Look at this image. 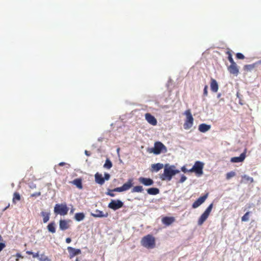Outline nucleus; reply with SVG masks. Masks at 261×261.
Returning <instances> with one entry per match:
<instances>
[{
	"instance_id": "nucleus-1",
	"label": "nucleus",
	"mask_w": 261,
	"mask_h": 261,
	"mask_svg": "<svg viewBox=\"0 0 261 261\" xmlns=\"http://www.w3.org/2000/svg\"><path fill=\"white\" fill-rule=\"evenodd\" d=\"M174 166H169L166 164L165 166L164 173L161 176L162 180L170 181L171 180L172 176L179 172L178 170L175 169Z\"/></svg>"
},
{
	"instance_id": "nucleus-2",
	"label": "nucleus",
	"mask_w": 261,
	"mask_h": 261,
	"mask_svg": "<svg viewBox=\"0 0 261 261\" xmlns=\"http://www.w3.org/2000/svg\"><path fill=\"white\" fill-rule=\"evenodd\" d=\"M133 186V179H129L128 181L124 184L122 186L120 187L116 188L113 190L108 189L106 194L111 197H114L115 194L114 193V192H122L123 191L129 190Z\"/></svg>"
},
{
	"instance_id": "nucleus-3",
	"label": "nucleus",
	"mask_w": 261,
	"mask_h": 261,
	"mask_svg": "<svg viewBox=\"0 0 261 261\" xmlns=\"http://www.w3.org/2000/svg\"><path fill=\"white\" fill-rule=\"evenodd\" d=\"M141 245L148 249H152L155 246V238L151 234H148L142 238Z\"/></svg>"
},
{
	"instance_id": "nucleus-4",
	"label": "nucleus",
	"mask_w": 261,
	"mask_h": 261,
	"mask_svg": "<svg viewBox=\"0 0 261 261\" xmlns=\"http://www.w3.org/2000/svg\"><path fill=\"white\" fill-rule=\"evenodd\" d=\"M167 151V147L161 142H155L154 147L150 148V152L154 154H159L161 153H166Z\"/></svg>"
},
{
	"instance_id": "nucleus-5",
	"label": "nucleus",
	"mask_w": 261,
	"mask_h": 261,
	"mask_svg": "<svg viewBox=\"0 0 261 261\" xmlns=\"http://www.w3.org/2000/svg\"><path fill=\"white\" fill-rule=\"evenodd\" d=\"M54 211L56 215L65 216L67 214L69 208L66 203L56 204Z\"/></svg>"
},
{
	"instance_id": "nucleus-6",
	"label": "nucleus",
	"mask_w": 261,
	"mask_h": 261,
	"mask_svg": "<svg viewBox=\"0 0 261 261\" xmlns=\"http://www.w3.org/2000/svg\"><path fill=\"white\" fill-rule=\"evenodd\" d=\"M185 115L186 116V119L184 124V128L185 129H189L191 128L193 125L194 118L190 109L185 111Z\"/></svg>"
},
{
	"instance_id": "nucleus-7",
	"label": "nucleus",
	"mask_w": 261,
	"mask_h": 261,
	"mask_svg": "<svg viewBox=\"0 0 261 261\" xmlns=\"http://www.w3.org/2000/svg\"><path fill=\"white\" fill-rule=\"evenodd\" d=\"M213 206V203H211L207 207L204 212L201 215L200 217L199 218L198 221V224L199 225H201L204 223V222L207 219L208 216L210 215V213L212 211Z\"/></svg>"
},
{
	"instance_id": "nucleus-8",
	"label": "nucleus",
	"mask_w": 261,
	"mask_h": 261,
	"mask_svg": "<svg viewBox=\"0 0 261 261\" xmlns=\"http://www.w3.org/2000/svg\"><path fill=\"white\" fill-rule=\"evenodd\" d=\"M204 164L200 161H196L193 167L189 170V172H194L198 175H202L203 174V168Z\"/></svg>"
},
{
	"instance_id": "nucleus-9",
	"label": "nucleus",
	"mask_w": 261,
	"mask_h": 261,
	"mask_svg": "<svg viewBox=\"0 0 261 261\" xmlns=\"http://www.w3.org/2000/svg\"><path fill=\"white\" fill-rule=\"evenodd\" d=\"M123 206V203L120 200H112L108 204V207L116 211L121 208Z\"/></svg>"
},
{
	"instance_id": "nucleus-10",
	"label": "nucleus",
	"mask_w": 261,
	"mask_h": 261,
	"mask_svg": "<svg viewBox=\"0 0 261 261\" xmlns=\"http://www.w3.org/2000/svg\"><path fill=\"white\" fill-rule=\"evenodd\" d=\"M208 196V193H206L204 195L198 198L192 204V207L194 208L198 207L202 203H203Z\"/></svg>"
},
{
	"instance_id": "nucleus-11",
	"label": "nucleus",
	"mask_w": 261,
	"mask_h": 261,
	"mask_svg": "<svg viewBox=\"0 0 261 261\" xmlns=\"http://www.w3.org/2000/svg\"><path fill=\"white\" fill-rule=\"evenodd\" d=\"M145 119L151 125L155 126L157 124L156 118L150 113H146L145 115Z\"/></svg>"
},
{
	"instance_id": "nucleus-12",
	"label": "nucleus",
	"mask_w": 261,
	"mask_h": 261,
	"mask_svg": "<svg viewBox=\"0 0 261 261\" xmlns=\"http://www.w3.org/2000/svg\"><path fill=\"white\" fill-rule=\"evenodd\" d=\"M138 180L140 183L144 185L145 186H149L153 184V180L150 178L140 177L139 178Z\"/></svg>"
},
{
	"instance_id": "nucleus-13",
	"label": "nucleus",
	"mask_w": 261,
	"mask_h": 261,
	"mask_svg": "<svg viewBox=\"0 0 261 261\" xmlns=\"http://www.w3.org/2000/svg\"><path fill=\"white\" fill-rule=\"evenodd\" d=\"M67 250L69 253V257L70 258H72L75 255L81 253V250L80 249H75L72 247H68Z\"/></svg>"
},
{
	"instance_id": "nucleus-14",
	"label": "nucleus",
	"mask_w": 261,
	"mask_h": 261,
	"mask_svg": "<svg viewBox=\"0 0 261 261\" xmlns=\"http://www.w3.org/2000/svg\"><path fill=\"white\" fill-rule=\"evenodd\" d=\"M246 150L244 152L242 153L239 156L233 157L230 159V161L232 163H239L242 162L246 158Z\"/></svg>"
},
{
	"instance_id": "nucleus-15",
	"label": "nucleus",
	"mask_w": 261,
	"mask_h": 261,
	"mask_svg": "<svg viewBox=\"0 0 261 261\" xmlns=\"http://www.w3.org/2000/svg\"><path fill=\"white\" fill-rule=\"evenodd\" d=\"M70 222V220H60L59 221L60 229L62 230H65L68 229L70 227L69 224Z\"/></svg>"
},
{
	"instance_id": "nucleus-16",
	"label": "nucleus",
	"mask_w": 261,
	"mask_h": 261,
	"mask_svg": "<svg viewBox=\"0 0 261 261\" xmlns=\"http://www.w3.org/2000/svg\"><path fill=\"white\" fill-rule=\"evenodd\" d=\"M175 221L173 217H164L162 219V222L166 226L171 225Z\"/></svg>"
},
{
	"instance_id": "nucleus-17",
	"label": "nucleus",
	"mask_w": 261,
	"mask_h": 261,
	"mask_svg": "<svg viewBox=\"0 0 261 261\" xmlns=\"http://www.w3.org/2000/svg\"><path fill=\"white\" fill-rule=\"evenodd\" d=\"M228 70L230 73L234 75H237L239 72V69L236 63L230 64V65L228 67Z\"/></svg>"
},
{
	"instance_id": "nucleus-18",
	"label": "nucleus",
	"mask_w": 261,
	"mask_h": 261,
	"mask_svg": "<svg viewBox=\"0 0 261 261\" xmlns=\"http://www.w3.org/2000/svg\"><path fill=\"white\" fill-rule=\"evenodd\" d=\"M210 88L212 92L216 93L219 89V86L216 80L212 78L211 79Z\"/></svg>"
},
{
	"instance_id": "nucleus-19",
	"label": "nucleus",
	"mask_w": 261,
	"mask_h": 261,
	"mask_svg": "<svg viewBox=\"0 0 261 261\" xmlns=\"http://www.w3.org/2000/svg\"><path fill=\"white\" fill-rule=\"evenodd\" d=\"M95 181L96 183L102 185L105 183V179L102 177V174L97 172L95 174Z\"/></svg>"
},
{
	"instance_id": "nucleus-20",
	"label": "nucleus",
	"mask_w": 261,
	"mask_h": 261,
	"mask_svg": "<svg viewBox=\"0 0 261 261\" xmlns=\"http://www.w3.org/2000/svg\"><path fill=\"white\" fill-rule=\"evenodd\" d=\"M91 215L95 218L107 217L108 216V213H106L104 214L102 211L96 210L94 213L91 214Z\"/></svg>"
},
{
	"instance_id": "nucleus-21",
	"label": "nucleus",
	"mask_w": 261,
	"mask_h": 261,
	"mask_svg": "<svg viewBox=\"0 0 261 261\" xmlns=\"http://www.w3.org/2000/svg\"><path fill=\"white\" fill-rule=\"evenodd\" d=\"M211 129V125L205 123H202L198 126V129L200 132L205 133Z\"/></svg>"
},
{
	"instance_id": "nucleus-22",
	"label": "nucleus",
	"mask_w": 261,
	"mask_h": 261,
	"mask_svg": "<svg viewBox=\"0 0 261 261\" xmlns=\"http://www.w3.org/2000/svg\"><path fill=\"white\" fill-rule=\"evenodd\" d=\"M79 189H83L82 179L81 178H76L71 182Z\"/></svg>"
},
{
	"instance_id": "nucleus-23",
	"label": "nucleus",
	"mask_w": 261,
	"mask_h": 261,
	"mask_svg": "<svg viewBox=\"0 0 261 261\" xmlns=\"http://www.w3.org/2000/svg\"><path fill=\"white\" fill-rule=\"evenodd\" d=\"M163 168V165L161 163H156L151 165V171L158 172Z\"/></svg>"
},
{
	"instance_id": "nucleus-24",
	"label": "nucleus",
	"mask_w": 261,
	"mask_h": 261,
	"mask_svg": "<svg viewBox=\"0 0 261 261\" xmlns=\"http://www.w3.org/2000/svg\"><path fill=\"white\" fill-rule=\"evenodd\" d=\"M47 228L50 232L54 233L56 232V223L55 222H50L47 226Z\"/></svg>"
},
{
	"instance_id": "nucleus-25",
	"label": "nucleus",
	"mask_w": 261,
	"mask_h": 261,
	"mask_svg": "<svg viewBox=\"0 0 261 261\" xmlns=\"http://www.w3.org/2000/svg\"><path fill=\"white\" fill-rule=\"evenodd\" d=\"M148 194L152 195H155L159 193L160 190L156 188H151L147 190Z\"/></svg>"
},
{
	"instance_id": "nucleus-26",
	"label": "nucleus",
	"mask_w": 261,
	"mask_h": 261,
	"mask_svg": "<svg viewBox=\"0 0 261 261\" xmlns=\"http://www.w3.org/2000/svg\"><path fill=\"white\" fill-rule=\"evenodd\" d=\"M85 217V216L83 213H76L74 215V218L77 221H81L83 220Z\"/></svg>"
},
{
	"instance_id": "nucleus-27",
	"label": "nucleus",
	"mask_w": 261,
	"mask_h": 261,
	"mask_svg": "<svg viewBox=\"0 0 261 261\" xmlns=\"http://www.w3.org/2000/svg\"><path fill=\"white\" fill-rule=\"evenodd\" d=\"M41 216L43 217V222L46 223L49 219V214L48 213H46L44 212H42L41 213Z\"/></svg>"
},
{
	"instance_id": "nucleus-28",
	"label": "nucleus",
	"mask_w": 261,
	"mask_h": 261,
	"mask_svg": "<svg viewBox=\"0 0 261 261\" xmlns=\"http://www.w3.org/2000/svg\"><path fill=\"white\" fill-rule=\"evenodd\" d=\"M143 191V187L141 186H135L132 190V192H142Z\"/></svg>"
},
{
	"instance_id": "nucleus-29",
	"label": "nucleus",
	"mask_w": 261,
	"mask_h": 261,
	"mask_svg": "<svg viewBox=\"0 0 261 261\" xmlns=\"http://www.w3.org/2000/svg\"><path fill=\"white\" fill-rule=\"evenodd\" d=\"M226 54L228 55V60L231 63L230 64H233L236 63L233 61V59L232 57L231 50H228L226 51Z\"/></svg>"
},
{
	"instance_id": "nucleus-30",
	"label": "nucleus",
	"mask_w": 261,
	"mask_h": 261,
	"mask_svg": "<svg viewBox=\"0 0 261 261\" xmlns=\"http://www.w3.org/2000/svg\"><path fill=\"white\" fill-rule=\"evenodd\" d=\"M112 167V163L111 161L109 159H107L106 161V162H105L104 165H103V167L106 169H109Z\"/></svg>"
},
{
	"instance_id": "nucleus-31",
	"label": "nucleus",
	"mask_w": 261,
	"mask_h": 261,
	"mask_svg": "<svg viewBox=\"0 0 261 261\" xmlns=\"http://www.w3.org/2000/svg\"><path fill=\"white\" fill-rule=\"evenodd\" d=\"M250 213V212H247V213H246L241 218L242 221L245 222L248 221L249 219Z\"/></svg>"
},
{
	"instance_id": "nucleus-32",
	"label": "nucleus",
	"mask_w": 261,
	"mask_h": 261,
	"mask_svg": "<svg viewBox=\"0 0 261 261\" xmlns=\"http://www.w3.org/2000/svg\"><path fill=\"white\" fill-rule=\"evenodd\" d=\"M38 259L40 261H50V259H49L48 257L44 254H41Z\"/></svg>"
},
{
	"instance_id": "nucleus-33",
	"label": "nucleus",
	"mask_w": 261,
	"mask_h": 261,
	"mask_svg": "<svg viewBox=\"0 0 261 261\" xmlns=\"http://www.w3.org/2000/svg\"><path fill=\"white\" fill-rule=\"evenodd\" d=\"M26 253L28 255H32L33 258L38 257L39 258V255L38 252L37 253H34L31 251H27Z\"/></svg>"
},
{
	"instance_id": "nucleus-34",
	"label": "nucleus",
	"mask_w": 261,
	"mask_h": 261,
	"mask_svg": "<svg viewBox=\"0 0 261 261\" xmlns=\"http://www.w3.org/2000/svg\"><path fill=\"white\" fill-rule=\"evenodd\" d=\"M236 175V173L234 171H231L228 172L226 175V178L227 179H229L231 178L234 177Z\"/></svg>"
},
{
	"instance_id": "nucleus-35",
	"label": "nucleus",
	"mask_w": 261,
	"mask_h": 261,
	"mask_svg": "<svg viewBox=\"0 0 261 261\" xmlns=\"http://www.w3.org/2000/svg\"><path fill=\"white\" fill-rule=\"evenodd\" d=\"M15 200H18V201L20 200V196L19 194L17 192L14 193V195H13V202H14Z\"/></svg>"
},
{
	"instance_id": "nucleus-36",
	"label": "nucleus",
	"mask_w": 261,
	"mask_h": 261,
	"mask_svg": "<svg viewBox=\"0 0 261 261\" xmlns=\"http://www.w3.org/2000/svg\"><path fill=\"white\" fill-rule=\"evenodd\" d=\"M243 178L246 180L249 181L250 183H252L254 181L253 178L252 177H249L246 175H244Z\"/></svg>"
},
{
	"instance_id": "nucleus-37",
	"label": "nucleus",
	"mask_w": 261,
	"mask_h": 261,
	"mask_svg": "<svg viewBox=\"0 0 261 261\" xmlns=\"http://www.w3.org/2000/svg\"><path fill=\"white\" fill-rule=\"evenodd\" d=\"M207 89H208V86L207 85H205L204 87V89H203V95L204 96H207V95H208V91H207Z\"/></svg>"
},
{
	"instance_id": "nucleus-38",
	"label": "nucleus",
	"mask_w": 261,
	"mask_h": 261,
	"mask_svg": "<svg viewBox=\"0 0 261 261\" xmlns=\"http://www.w3.org/2000/svg\"><path fill=\"white\" fill-rule=\"evenodd\" d=\"M236 57L238 59H244L245 58L244 56L242 53H240L236 54Z\"/></svg>"
},
{
	"instance_id": "nucleus-39",
	"label": "nucleus",
	"mask_w": 261,
	"mask_h": 261,
	"mask_svg": "<svg viewBox=\"0 0 261 261\" xmlns=\"http://www.w3.org/2000/svg\"><path fill=\"white\" fill-rule=\"evenodd\" d=\"M187 179V177L184 175H182L181 176V178L179 181V182L180 183H182L184 182Z\"/></svg>"
},
{
	"instance_id": "nucleus-40",
	"label": "nucleus",
	"mask_w": 261,
	"mask_h": 261,
	"mask_svg": "<svg viewBox=\"0 0 261 261\" xmlns=\"http://www.w3.org/2000/svg\"><path fill=\"white\" fill-rule=\"evenodd\" d=\"M40 195H41V193L40 192H36L35 193L31 194V196L32 197H38V196H39Z\"/></svg>"
},
{
	"instance_id": "nucleus-41",
	"label": "nucleus",
	"mask_w": 261,
	"mask_h": 261,
	"mask_svg": "<svg viewBox=\"0 0 261 261\" xmlns=\"http://www.w3.org/2000/svg\"><path fill=\"white\" fill-rule=\"evenodd\" d=\"M110 178V175L109 173H106L105 174V177L103 178L105 180H109Z\"/></svg>"
},
{
	"instance_id": "nucleus-42",
	"label": "nucleus",
	"mask_w": 261,
	"mask_h": 261,
	"mask_svg": "<svg viewBox=\"0 0 261 261\" xmlns=\"http://www.w3.org/2000/svg\"><path fill=\"white\" fill-rule=\"evenodd\" d=\"M6 247V245L4 243H0V252Z\"/></svg>"
},
{
	"instance_id": "nucleus-43",
	"label": "nucleus",
	"mask_w": 261,
	"mask_h": 261,
	"mask_svg": "<svg viewBox=\"0 0 261 261\" xmlns=\"http://www.w3.org/2000/svg\"><path fill=\"white\" fill-rule=\"evenodd\" d=\"M253 68V66L251 65H246L244 66L245 69H250Z\"/></svg>"
},
{
	"instance_id": "nucleus-44",
	"label": "nucleus",
	"mask_w": 261,
	"mask_h": 261,
	"mask_svg": "<svg viewBox=\"0 0 261 261\" xmlns=\"http://www.w3.org/2000/svg\"><path fill=\"white\" fill-rule=\"evenodd\" d=\"M16 256L17 257V258H16V261H18V258H23L22 256V255H21V254H20V253H16Z\"/></svg>"
},
{
	"instance_id": "nucleus-45",
	"label": "nucleus",
	"mask_w": 261,
	"mask_h": 261,
	"mask_svg": "<svg viewBox=\"0 0 261 261\" xmlns=\"http://www.w3.org/2000/svg\"><path fill=\"white\" fill-rule=\"evenodd\" d=\"M71 241V239L70 238H67L66 239V242L67 243H70Z\"/></svg>"
},
{
	"instance_id": "nucleus-46",
	"label": "nucleus",
	"mask_w": 261,
	"mask_h": 261,
	"mask_svg": "<svg viewBox=\"0 0 261 261\" xmlns=\"http://www.w3.org/2000/svg\"><path fill=\"white\" fill-rule=\"evenodd\" d=\"M181 170L182 171H183L184 172H186L187 171V170L186 169V168L185 167H182L181 168Z\"/></svg>"
},
{
	"instance_id": "nucleus-47",
	"label": "nucleus",
	"mask_w": 261,
	"mask_h": 261,
	"mask_svg": "<svg viewBox=\"0 0 261 261\" xmlns=\"http://www.w3.org/2000/svg\"><path fill=\"white\" fill-rule=\"evenodd\" d=\"M65 165V163L64 162H61L59 164V166H63Z\"/></svg>"
},
{
	"instance_id": "nucleus-48",
	"label": "nucleus",
	"mask_w": 261,
	"mask_h": 261,
	"mask_svg": "<svg viewBox=\"0 0 261 261\" xmlns=\"http://www.w3.org/2000/svg\"><path fill=\"white\" fill-rule=\"evenodd\" d=\"M85 154H86L87 156H89V155H90V154L89 153V152H88V151L87 150H85Z\"/></svg>"
},
{
	"instance_id": "nucleus-49",
	"label": "nucleus",
	"mask_w": 261,
	"mask_h": 261,
	"mask_svg": "<svg viewBox=\"0 0 261 261\" xmlns=\"http://www.w3.org/2000/svg\"><path fill=\"white\" fill-rule=\"evenodd\" d=\"M2 240V237L1 235H0V241Z\"/></svg>"
},
{
	"instance_id": "nucleus-50",
	"label": "nucleus",
	"mask_w": 261,
	"mask_h": 261,
	"mask_svg": "<svg viewBox=\"0 0 261 261\" xmlns=\"http://www.w3.org/2000/svg\"><path fill=\"white\" fill-rule=\"evenodd\" d=\"M220 96V94H219L218 95V97H219Z\"/></svg>"
},
{
	"instance_id": "nucleus-51",
	"label": "nucleus",
	"mask_w": 261,
	"mask_h": 261,
	"mask_svg": "<svg viewBox=\"0 0 261 261\" xmlns=\"http://www.w3.org/2000/svg\"><path fill=\"white\" fill-rule=\"evenodd\" d=\"M75 261H79V259L77 258L75 260Z\"/></svg>"
}]
</instances>
